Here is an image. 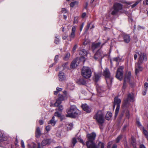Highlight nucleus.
Listing matches in <instances>:
<instances>
[{
	"mask_svg": "<svg viewBox=\"0 0 148 148\" xmlns=\"http://www.w3.org/2000/svg\"><path fill=\"white\" fill-rule=\"evenodd\" d=\"M58 58V56L56 55L55 56V61H57Z\"/></svg>",
	"mask_w": 148,
	"mask_h": 148,
	"instance_id": "55",
	"label": "nucleus"
},
{
	"mask_svg": "<svg viewBox=\"0 0 148 148\" xmlns=\"http://www.w3.org/2000/svg\"><path fill=\"white\" fill-rule=\"evenodd\" d=\"M88 53L85 49H82L79 52V54L81 56L80 60L84 62L85 61L87 57V55Z\"/></svg>",
	"mask_w": 148,
	"mask_h": 148,
	"instance_id": "10",
	"label": "nucleus"
},
{
	"mask_svg": "<svg viewBox=\"0 0 148 148\" xmlns=\"http://www.w3.org/2000/svg\"><path fill=\"white\" fill-rule=\"evenodd\" d=\"M94 118L98 122L100 123H103L104 121L103 112L101 111H98L95 115Z\"/></svg>",
	"mask_w": 148,
	"mask_h": 148,
	"instance_id": "4",
	"label": "nucleus"
},
{
	"mask_svg": "<svg viewBox=\"0 0 148 148\" xmlns=\"http://www.w3.org/2000/svg\"><path fill=\"white\" fill-rule=\"evenodd\" d=\"M5 140L3 138V135L0 134V143Z\"/></svg>",
	"mask_w": 148,
	"mask_h": 148,
	"instance_id": "39",
	"label": "nucleus"
},
{
	"mask_svg": "<svg viewBox=\"0 0 148 148\" xmlns=\"http://www.w3.org/2000/svg\"><path fill=\"white\" fill-rule=\"evenodd\" d=\"M78 4L77 1H75L71 3L70 4V6L71 8L73 7L74 6L77 5Z\"/></svg>",
	"mask_w": 148,
	"mask_h": 148,
	"instance_id": "27",
	"label": "nucleus"
},
{
	"mask_svg": "<svg viewBox=\"0 0 148 148\" xmlns=\"http://www.w3.org/2000/svg\"><path fill=\"white\" fill-rule=\"evenodd\" d=\"M86 137L89 140L88 141L91 142H93L96 137V134L94 132H92L91 134H88L86 135Z\"/></svg>",
	"mask_w": 148,
	"mask_h": 148,
	"instance_id": "12",
	"label": "nucleus"
},
{
	"mask_svg": "<svg viewBox=\"0 0 148 148\" xmlns=\"http://www.w3.org/2000/svg\"><path fill=\"white\" fill-rule=\"evenodd\" d=\"M112 117V114L110 112H108L106 114V119L108 120H109L111 119Z\"/></svg>",
	"mask_w": 148,
	"mask_h": 148,
	"instance_id": "25",
	"label": "nucleus"
},
{
	"mask_svg": "<svg viewBox=\"0 0 148 148\" xmlns=\"http://www.w3.org/2000/svg\"><path fill=\"white\" fill-rule=\"evenodd\" d=\"M73 127V124L72 123H70L67 126L68 130H71Z\"/></svg>",
	"mask_w": 148,
	"mask_h": 148,
	"instance_id": "30",
	"label": "nucleus"
},
{
	"mask_svg": "<svg viewBox=\"0 0 148 148\" xmlns=\"http://www.w3.org/2000/svg\"><path fill=\"white\" fill-rule=\"evenodd\" d=\"M78 140L79 141L80 143H82L83 145H85V143L84 142L83 140L81 138L79 137L78 138Z\"/></svg>",
	"mask_w": 148,
	"mask_h": 148,
	"instance_id": "37",
	"label": "nucleus"
},
{
	"mask_svg": "<svg viewBox=\"0 0 148 148\" xmlns=\"http://www.w3.org/2000/svg\"><path fill=\"white\" fill-rule=\"evenodd\" d=\"M55 117L53 116L52 119L49 121L48 124H51L52 126H54L56 122V121L55 120Z\"/></svg>",
	"mask_w": 148,
	"mask_h": 148,
	"instance_id": "21",
	"label": "nucleus"
},
{
	"mask_svg": "<svg viewBox=\"0 0 148 148\" xmlns=\"http://www.w3.org/2000/svg\"><path fill=\"white\" fill-rule=\"evenodd\" d=\"M84 25V23H83L82 24L81 27H80V30L81 31H82Z\"/></svg>",
	"mask_w": 148,
	"mask_h": 148,
	"instance_id": "53",
	"label": "nucleus"
},
{
	"mask_svg": "<svg viewBox=\"0 0 148 148\" xmlns=\"http://www.w3.org/2000/svg\"><path fill=\"white\" fill-rule=\"evenodd\" d=\"M118 10L117 9H116L114 7L112 9L111 14L113 15H114L116 14Z\"/></svg>",
	"mask_w": 148,
	"mask_h": 148,
	"instance_id": "28",
	"label": "nucleus"
},
{
	"mask_svg": "<svg viewBox=\"0 0 148 148\" xmlns=\"http://www.w3.org/2000/svg\"><path fill=\"white\" fill-rule=\"evenodd\" d=\"M137 124L139 126H141V124L140 122L139 121H137Z\"/></svg>",
	"mask_w": 148,
	"mask_h": 148,
	"instance_id": "58",
	"label": "nucleus"
},
{
	"mask_svg": "<svg viewBox=\"0 0 148 148\" xmlns=\"http://www.w3.org/2000/svg\"><path fill=\"white\" fill-rule=\"evenodd\" d=\"M82 107L83 110L87 113H89L91 111V109L89 108L88 105L86 104H82Z\"/></svg>",
	"mask_w": 148,
	"mask_h": 148,
	"instance_id": "14",
	"label": "nucleus"
},
{
	"mask_svg": "<svg viewBox=\"0 0 148 148\" xmlns=\"http://www.w3.org/2000/svg\"><path fill=\"white\" fill-rule=\"evenodd\" d=\"M140 57L139 58L138 63L136 64L135 65V73L137 74L139 71H141L143 69L140 65L139 62L142 63V61L143 60L146 61L147 60V56L145 54H141L140 55Z\"/></svg>",
	"mask_w": 148,
	"mask_h": 148,
	"instance_id": "2",
	"label": "nucleus"
},
{
	"mask_svg": "<svg viewBox=\"0 0 148 148\" xmlns=\"http://www.w3.org/2000/svg\"><path fill=\"white\" fill-rule=\"evenodd\" d=\"M87 148H104V145L103 143L99 142L97 146L94 142H90L87 141L86 142Z\"/></svg>",
	"mask_w": 148,
	"mask_h": 148,
	"instance_id": "3",
	"label": "nucleus"
},
{
	"mask_svg": "<svg viewBox=\"0 0 148 148\" xmlns=\"http://www.w3.org/2000/svg\"><path fill=\"white\" fill-rule=\"evenodd\" d=\"M67 64L68 63H66L63 65L62 66L64 68V69H65V68H66L67 67Z\"/></svg>",
	"mask_w": 148,
	"mask_h": 148,
	"instance_id": "50",
	"label": "nucleus"
},
{
	"mask_svg": "<svg viewBox=\"0 0 148 148\" xmlns=\"http://www.w3.org/2000/svg\"><path fill=\"white\" fill-rule=\"evenodd\" d=\"M124 69L123 66L120 67L117 69L116 74V77L119 80H121L123 78V69Z\"/></svg>",
	"mask_w": 148,
	"mask_h": 148,
	"instance_id": "9",
	"label": "nucleus"
},
{
	"mask_svg": "<svg viewBox=\"0 0 148 148\" xmlns=\"http://www.w3.org/2000/svg\"><path fill=\"white\" fill-rule=\"evenodd\" d=\"M82 76L84 78H88L91 75L92 72L91 69L88 67H84L82 71Z\"/></svg>",
	"mask_w": 148,
	"mask_h": 148,
	"instance_id": "5",
	"label": "nucleus"
},
{
	"mask_svg": "<svg viewBox=\"0 0 148 148\" xmlns=\"http://www.w3.org/2000/svg\"><path fill=\"white\" fill-rule=\"evenodd\" d=\"M76 30V28L75 26H73L72 29V32L70 36L71 38H74L75 37V32Z\"/></svg>",
	"mask_w": 148,
	"mask_h": 148,
	"instance_id": "16",
	"label": "nucleus"
},
{
	"mask_svg": "<svg viewBox=\"0 0 148 148\" xmlns=\"http://www.w3.org/2000/svg\"><path fill=\"white\" fill-rule=\"evenodd\" d=\"M134 59L135 60H136L137 57V55L136 54H135L134 56Z\"/></svg>",
	"mask_w": 148,
	"mask_h": 148,
	"instance_id": "61",
	"label": "nucleus"
},
{
	"mask_svg": "<svg viewBox=\"0 0 148 148\" xmlns=\"http://www.w3.org/2000/svg\"><path fill=\"white\" fill-rule=\"evenodd\" d=\"M86 14L85 13H84L82 15V18H84L86 16Z\"/></svg>",
	"mask_w": 148,
	"mask_h": 148,
	"instance_id": "57",
	"label": "nucleus"
},
{
	"mask_svg": "<svg viewBox=\"0 0 148 148\" xmlns=\"http://www.w3.org/2000/svg\"><path fill=\"white\" fill-rule=\"evenodd\" d=\"M79 60L78 59H76L74 60H73L71 63V67L72 68H75L77 67V64H76L77 62L79 61Z\"/></svg>",
	"mask_w": 148,
	"mask_h": 148,
	"instance_id": "20",
	"label": "nucleus"
},
{
	"mask_svg": "<svg viewBox=\"0 0 148 148\" xmlns=\"http://www.w3.org/2000/svg\"><path fill=\"white\" fill-rule=\"evenodd\" d=\"M131 76V73L130 71L127 72L124 78V82H127L129 81Z\"/></svg>",
	"mask_w": 148,
	"mask_h": 148,
	"instance_id": "17",
	"label": "nucleus"
},
{
	"mask_svg": "<svg viewBox=\"0 0 148 148\" xmlns=\"http://www.w3.org/2000/svg\"><path fill=\"white\" fill-rule=\"evenodd\" d=\"M70 56V54L69 53H67L66 55L65 56L64 58V60H67Z\"/></svg>",
	"mask_w": 148,
	"mask_h": 148,
	"instance_id": "29",
	"label": "nucleus"
},
{
	"mask_svg": "<svg viewBox=\"0 0 148 148\" xmlns=\"http://www.w3.org/2000/svg\"><path fill=\"white\" fill-rule=\"evenodd\" d=\"M143 3L144 5H148V0H146L143 1Z\"/></svg>",
	"mask_w": 148,
	"mask_h": 148,
	"instance_id": "42",
	"label": "nucleus"
},
{
	"mask_svg": "<svg viewBox=\"0 0 148 148\" xmlns=\"http://www.w3.org/2000/svg\"><path fill=\"white\" fill-rule=\"evenodd\" d=\"M62 90V89L61 88H59V87H57L56 88V90L58 92H59V91H61Z\"/></svg>",
	"mask_w": 148,
	"mask_h": 148,
	"instance_id": "48",
	"label": "nucleus"
},
{
	"mask_svg": "<svg viewBox=\"0 0 148 148\" xmlns=\"http://www.w3.org/2000/svg\"><path fill=\"white\" fill-rule=\"evenodd\" d=\"M77 142L76 139L75 138H73L72 139V143L73 144V146H74L75 144Z\"/></svg>",
	"mask_w": 148,
	"mask_h": 148,
	"instance_id": "35",
	"label": "nucleus"
},
{
	"mask_svg": "<svg viewBox=\"0 0 148 148\" xmlns=\"http://www.w3.org/2000/svg\"><path fill=\"white\" fill-rule=\"evenodd\" d=\"M68 37V35L65 34L64 36H63V39L64 40L66 39Z\"/></svg>",
	"mask_w": 148,
	"mask_h": 148,
	"instance_id": "52",
	"label": "nucleus"
},
{
	"mask_svg": "<svg viewBox=\"0 0 148 148\" xmlns=\"http://www.w3.org/2000/svg\"><path fill=\"white\" fill-rule=\"evenodd\" d=\"M50 143L51 141L49 139H46L42 140L41 144L42 146H44L49 144Z\"/></svg>",
	"mask_w": 148,
	"mask_h": 148,
	"instance_id": "19",
	"label": "nucleus"
},
{
	"mask_svg": "<svg viewBox=\"0 0 148 148\" xmlns=\"http://www.w3.org/2000/svg\"><path fill=\"white\" fill-rule=\"evenodd\" d=\"M121 101L120 99L118 98L117 97H116L114 98V105L113 108L114 109L115 108V106L116 105V108L115 110V117H116L119 113V110L120 109V104L121 103Z\"/></svg>",
	"mask_w": 148,
	"mask_h": 148,
	"instance_id": "8",
	"label": "nucleus"
},
{
	"mask_svg": "<svg viewBox=\"0 0 148 148\" xmlns=\"http://www.w3.org/2000/svg\"><path fill=\"white\" fill-rule=\"evenodd\" d=\"M140 2V1H138L136 2L132 5L131 6L132 8H133L135 7Z\"/></svg>",
	"mask_w": 148,
	"mask_h": 148,
	"instance_id": "36",
	"label": "nucleus"
},
{
	"mask_svg": "<svg viewBox=\"0 0 148 148\" xmlns=\"http://www.w3.org/2000/svg\"><path fill=\"white\" fill-rule=\"evenodd\" d=\"M103 56V54L102 52L99 50L98 51L95 55L94 58L96 60H97L98 59H101Z\"/></svg>",
	"mask_w": 148,
	"mask_h": 148,
	"instance_id": "13",
	"label": "nucleus"
},
{
	"mask_svg": "<svg viewBox=\"0 0 148 148\" xmlns=\"http://www.w3.org/2000/svg\"><path fill=\"white\" fill-rule=\"evenodd\" d=\"M90 26V24H88L87 25V28L88 29L89 28Z\"/></svg>",
	"mask_w": 148,
	"mask_h": 148,
	"instance_id": "64",
	"label": "nucleus"
},
{
	"mask_svg": "<svg viewBox=\"0 0 148 148\" xmlns=\"http://www.w3.org/2000/svg\"><path fill=\"white\" fill-rule=\"evenodd\" d=\"M147 91V90L146 89L145 91L143 92V95H146Z\"/></svg>",
	"mask_w": 148,
	"mask_h": 148,
	"instance_id": "54",
	"label": "nucleus"
},
{
	"mask_svg": "<svg viewBox=\"0 0 148 148\" xmlns=\"http://www.w3.org/2000/svg\"><path fill=\"white\" fill-rule=\"evenodd\" d=\"M100 77V75L99 74H95V79L96 81H97L99 78Z\"/></svg>",
	"mask_w": 148,
	"mask_h": 148,
	"instance_id": "32",
	"label": "nucleus"
},
{
	"mask_svg": "<svg viewBox=\"0 0 148 148\" xmlns=\"http://www.w3.org/2000/svg\"><path fill=\"white\" fill-rule=\"evenodd\" d=\"M113 7L118 11L119 10L122 9V5L120 4L116 3L114 4Z\"/></svg>",
	"mask_w": 148,
	"mask_h": 148,
	"instance_id": "22",
	"label": "nucleus"
},
{
	"mask_svg": "<svg viewBox=\"0 0 148 148\" xmlns=\"http://www.w3.org/2000/svg\"><path fill=\"white\" fill-rule=\"evenodd\" d=\"M56 39L55 40V43L56 44H58L59 42V37L58 36L55 37Z\"/></svg>",
	"mask_w": 148,
	"mask_h": 148,
	"instance_id": "31",
	"label": "nucleus"
},
{
	"mask_svg": "<svg viewBox=\"0 0 148 148\" xmlns=\"http://www.w3.org/2000/svg\"><path fill=\"white\" fill-rule=\"evenodd\" d=\"M126 82H124L123 83V89H125L126 87Z\"/></svg>",
	"mask_w": 148,
	"mask_h": 148,
	"instance_id": "45",
	"label": "nucleus"
},
{
	"mask_svg": "<svg viewBox=\"0 0 148 148\" xmlns=\"http://www.w3.org/2000/svg\"><path fill=\"white\" fill-rule=\"evenodd\" d=\"M58 92L57 90L55 91L54 92V94L55 95H57L58 94Z\"/></svg>",
	"mask_w": 148,
	"mask_h": 148,
	"instance_id": "62",
	"label": "nucleus"
},
{
	"mask_svg": "<svg viewBox=\"0 0 148 148\" xmlns=\"http://www.w3.org/2000/svg\"><path fill=\"white\" fill-rule=\"evenodd\" d=\"M41 134V132L39 127H38L36 130V136L37 137H39Z\"/></svg>",
	"mask_w": 148,
	"mask_h": 148,
	"instance_id": "26",
	"label": "nucleus"
},
{
	"mask_svg": "<svg viewBox=\"0 0 148 148\" xmlns=\"http://www.w3.org/2000/svg\"><path fill=\"white\" fill-rule=\"evenodd\" d=\"M122 137L121 135H119L117 137L116 140V143H118L119 141L122 138Z\"/></svg>",
	"mask_w": 148,
	"mask_h": 148,
	"instance_id": "34",
	"label": "nucleus"
},
{
	"mask_svg": "<svg viewBox=\"0 0 148 148\" xmlns=\"http://www.w3.org/2000/svg\"><path fill=\"white\" fill-rule=\"evenodd\" d=\"M124 41L126 43H128L130 40V38L129 35L124 34L123 36Z\"/></svg>",
	"mask_w": 148,
	"mask_h": 148,
	"instance_id": "15",
	"label": "nucleus"
},
{
	"mask_svg": "<svg viewBox=\"0 0 148 148\" xmlns=\"http://www.w3.org/2000/svg\"><path fill=\"white\" fill-rule=\"evenodd\" d=\"M131 143L132 145L133 148H137L136 147L135 140L134 138L132 137V138Z\"/></svg>",
	"mask_w": 148,
	"mask_h": 148,
	"instance_id": "24",
	"label": "nucleus"
},
{
	"mask_svg": "<svg viewBox=\"0 0 148 148\" xmlns=\"http://www.w3.org/2000/svg\"><path fill=\"white\" fill-rule=\"evenodd\" d=\"M117 146L116 145H114L113 146L112 148H116Z\"/></svg>",
	"mask_w": 148,
	"mask_h": 148,
	"instance_id": "63",
	"label": "nucleus"
},
{
	"mask_svg": "<svg viewBox=\"0 0 148 148\" xmlns=\"http://www.w3.org/2000/svg\"><path fill=\"white\" fill-rule=\"evenodd\" d=\"M64 100L63 96L62 95H59V97L58 99L54 104L55 106L58 108L56 109V110L62 111L63 109V106L62 105H60L61 103V101Z\"/></svg>",
	"mask_w": 148,
	"mask_h": 148,
	"instance_id": "7",
	"label": "nucleus"
},
{
	"mask_svg": "<svg viewBox=\"0 0 148 148\" xmlns=\"http://www.w3.org/2000/svg\"><path fill=\"white\" fill-rule=\"evenodd\" d=\"M126 115L127 117L128 118H129L130 116V114L129 112H127Z\"/></svg>",
	"mask_w": 148,
	"mask_h": 148,
	"instance_id": "60",
	"label": "nucleus"
},
{
	"mask_svg": "<svg viewBox=\"0 0 148 148\" xmlns=\"http://www.w3.org/2000/svg\"><path fill=\"white\" fill-rule=\"evenodd\" d=\"M134 101V94L133 93H131L128 95L127 98L125 100V102L127 104L130 102H133Z\"/></svg>",
	"mask_w": 148,
	"mask_h": 148,
	"instance_id": "11",
	"label": "nucleus"
},
{
	"mask_svg": "<svg viewBox=\"0 0 148 148\" xmlns=\"http://www.w3.org/2000/svg\"><path fill=\"white\" fill-rule=\"evenodd\" d=\"M39 123L40 125H42L43 124V121L42 120H40Z\"/></svg>",
	"mask_w": 148,
	"mask_h": 148,
	"instance_id": "59",
	"label": "nucleus"
},
{
	"mask_svg": "<svg viewBox=\"0 0 148 148\" xmlns=\"http://www.w3.org/2000/svg\"><path fill=\"white\" fill-rule=\"evenodd\" d=\"M67 116L74 118L76 117L78 114L80 113V112L75 106H72L70 110L67 111Z\"/></svg>",
	"mask_w": 148,
	"mask_h": 148,
	"instance_id": "1",
	"label": "nucleus"
},
{
	"mask_svg": "<svg viewBox=\"0 0 148 148\" xmlns=\"http://www.w3.org/2000/svg\"><path fill=\"white\" fill-rule=\"evenodd\" d=\"M21 146L23 148H25V146L24 145V143L23 141V140H21Z\"/></svg>",
	"mask_w": 148,
	"mask_h": 148,
	"instance_id": "41",
	"label": "nucleus"
},
{
	"mask_svg": "<svg viewBox=\"0 0 148 148\" xmlns=\"http://www.w3.org/2000/svg\"><path fill=\"white\" fill-rule=\"evenodd\" d=\"M112 144V142H111L108 143V146H107L108 148H110L111 145Z\"/></svg>",
	"mask_w": 148,
	"mask_h": 148,
	"instance_id": "44",
	"label": "nucleus"
},
{
	"mask_svg": "<svg viewBox=\"0 0 148 148\" xmlns=\"http://www.w3.org/2000/svg\"><path fill=\"white\" fill-rule=\"evenodd\" d=\"M113 60L114 61L117 62L119 60V58H115L113 59Z\"/></svg>",
	"mask_w": 148,
	"mask_h": 148,
	"instance_id": "49",
	"label": "nucleus"
},
{
	"mask_svg": "<svg viewBox=\"0 0 148 148\" xmlns=\"http://www.w3.org/2000/svg\"><path fill=\"white\" fill-rule=\"evenodd\" d=\"M80 81L81 82V84H84L85 83V82L83 79H81Z\"/></svg>",
	"mask_w": 148,
	"mask_h": 148,
	"instance_id": "43",
	"label": "nucleus"
},
{
	"mask_svg": "<svg viewBox=\"0 0 148 148\" xmlns=\"http://www.w3.org/2000/svg\"><path fill=\"white\" fill-rule=\"evenodd\" d=\"M140 148H146V147L144 145H140Z\"/></svg>",
	"mask_w": 148,
	"mask_h": 148,
	"instance_id": "56",
	"label": "nucleus"
},
{
	"mask_svg": "<svg viewBox=\"0 0 148 148\" xmlns=\"http://www.w3.org/2000/svg\"><path fill=\"white\" fill-rule=\"evenodd\" d=\"M51 129V126L48 125L46 127V130L47 132L49 131Z\"/></svg>",
	"mask_w": 148,
	"mask_h": 148,
	"instance_id": "38",
	"label": "nucleus"
},
{
	"mask_svg": "<svg viewBox=\"0 0 148 148\" xmlns=\"http://www.w3.org/2000/svg\"><path fill=\"white\" fill-rule=\"evenodd\" d=\"M59 80L60 81H64L66 79V77L64 74L62 72H60L59 74Z\"/></svg>",
	"mask_w": 148,
	"mask_h": 148,
	"instance_id": "18",
	"label": "nucleus"
},
{
	"mask_svg": "<svg viewBox=\"0 0 148 148\" xmlns=\"http://www.w3.org/2000/svg\"><path fill=\"white\" fill-rule=\"evenodd\" d=\"M77 45H75L74 46V47H73V51H75L76 50V48H77Z\"/></svg>",
	"mask_w": 148,
	"mask_h": 148,
	"instance_id": "51",
	"label": "nucleus"
},
{
	"mask_svg": "<svg viewBox=\"0 0 148 148\" xmlns=\"http://www.w3.org/2000/svg\"><path fill=\"white\" fill-rule=\"evenodd\" d=\"M103 74L106 77L107 84L110 85L112 83V78L110 77V73L108 69L106 68L104 71Z\"/></svg>",
	"mask_w": 148,
	"mask_h": 148,
	"instance_id": "6",
	"label": "nucleus"
},
{
	"mask_svg": "<svg viewBox=\"0 0 148 148\" xmlns=\"http://www.w3.org/2000/svg\"><path fill=\"white\" fill-rule=\"evenodd\" d=\"M143 132L144 133L145 135L146 136H148V132L147 131L145 130L144 127L143 128Z\"/></svg>",
	"mask_w": 148,
	"mask_h": 148,
	"instance_id": "33",
	"label": "nucleus"
},
{
	"mask_svg": "<svg viewBox=\"0 0 148 148\" xmlns=\"http://www.w3.org/2000/svg\"><path fill=\"white\" fill-rule=\"evenodd\" d=\"M100 44L101 43L99 42L96 43H93L92 46V48L93 50H94L96 49L99 48Z\"/></svg>",
	"mask_w": 148,
	"mask_h": 148,
	"instance_id": "23",
	"label": "nucleus"
},
{
	"mask_svg": "<svg viewBox=\"0 0 148 148\" xmlns=\"http://www.w3.org/2000/svg\"><path fill=\"white\" fill-rule=\"evenodd\" d=\"M55 116H57L58 117H60L61 116L60 114L58 112H56L54 114Z\"/></svg>",
	"mask_w": 148,
	"mask_h": 148,
	"instance_id": "40",
	"label": "nucleus"
},
{
	"mask_svg": "<svg viewBox=\"0 0 148 148\" xmlns=\"http://www.w3.org/2000/svg\"><path fill=\"white\" fill-rule=\"evenodd\" d=\"M62 13H65L66 12V10L64 8H62Z\"/></svg>",
	"mask_w": 148,
	"mask_h": 148,
	"instance_id": "47",
	"label": "nucleus"
},
{
	"mask_svg": "<svg viewBox=\"0 0 148 148\" xmlns=\"http://www.w3.org/2000/svg\"><path fill=\"white\" fill-rule=\"evenodd\" d=\"M144 87L146 89L148 88V84L147 82H146L144 84Z\"/></svg>",
	"mask_w": 148,
	"mask_h": 148,
	"instance_id": "46",
	"label": "nucleus"
}]
</instances>
